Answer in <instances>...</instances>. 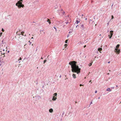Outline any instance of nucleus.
I'll return each instance as SVG.
<instances>
[{"instance_id":"obj_14","label":"nucleus","mask_w":121,"mask_h":121,"mask_svg":"<svg viewBox=\"0 0 121 121\" xmlns=\"http://www.w3.org/2000/svg\"><path fill=\"white\" fill-rule=\"evenodd\" d=\"M80 22V21H79L78 20H76L75 22V23L77 24H78L79 22Z\"/></svg>"},{"instance_id":"obj_63","label":"nucleus","mask_w":121,"mask_h":121,"mask_svg":"<svg viewBox=\"0 0 121 121\" xmlns=\"http://www.w3.org/2000/svg\"><path fill=\"white\" fill-rule=\"evenodd\" d=\"M56 7H55V8L56 9Z\"/></svg>"},{"instance_id":"obj_5","label":"nucleus","mask_w":121,"mask_h":121,"mask_svg":"<svg viewBox=\"0 0 121 121\" xmlns=\"http://www.w3.org/2000/svg\"><path fill=\"white\" fill-rule=\"evenodd\" d=\"M110 34L108 35V36L109 37V38L110 39L111 38L113 35V31L111 30L110 31Z\"/></svg>"},{"instance_id":"obj_16","label":"nucleus","mask_w":121,"mask_h":121,"mask_svg":"<svg viewBox=\"0 0 121 121\" xmlns=\"http://www.w3.org/2000/svg\"><path fill=\"white\" fill-rule=\"evenodd\" d=\"M24 33V32L22 31L21 32V34L22 35H24L23 34Z\"/></svg>"},{"instance_id":"obj_2","label":"nucleus","mask_w":121,"mask_h":121,"mask_svg":"<svg viewBox=\"0 0 121 121\" xmlns=\"http://www.w3.org/2000/svg\"><path fill=\"white\" fill-rule=\"evenodd\" d=\"M79 25L80 26V28L84 31H85L88 27L87 24L85 23L82 24L80 23Z\"/></svg>"},{"instance_id":"obj_33","label":"nucleus","mask_w":121,"mask_h":121,"mask_svg":"<svg viewBox=\"0 0 121 121\" xmlns=\"http://www.w3.org/2000/svg\"><path fill=\"white\" fill-rule=\"evenodd\" d=\"M68 23H69V22H65V23H66V24H68Z\"/></svg>"},{"instance_id":"obj_4","label":"nucleus","mask_w":121,"mask_h":121,"mask_svg":"<svg viewBox=\"0 0 121 121\" xmlns=\"http://www.w3.org/2000/svg\"><path fill=\"white\" fill-rule=\"evenodd\" d=\"M114 52L116 53L117 54H119L120 52V49H117V48H115Z\"/></svg>"},{"instance_id":"obj_41","label":"nucleus","mask_w":121,"mask_h":121,"mask_svg":"<svg viewBox=\"0 0 121 121\" xmlns=\"http://www.w3.org/2000/svg\"><path fill=\"white\" fill-rule=\"evenodd\" d=\"M33 37H32L31 38V39H33Z\"/></svg>"},{"instance_id":"obj_12","label":"nucleus","mask_w":121,"mask_h":121,"mask_svg":"<svg viewBox=\"0 0 121 121\" xmlns=\"http://www.w3.org/2000/svg\"><path fill=\"white\" fill-rule=\"evenodd\" d=\"M106 91H111V90L109 88H108L106 89Z\"/></svg>"},{"instance_id":"obj_50","label":"nucleus","mask_w":121,"mask_h":121,"mask_svg":"<svg viewBox=\"0 0 121 121\" xmlns=\"http://www.w3.org/2000/svg\"><path fill=\"white\" fill-rule=\"evenodd\" d=\"M100 99V97H99L98 98V99Z\"/></svg>"},{"instance_id":"obj_24","label":"nucleus","mask_w":121,"mask_h":121,"mask_svg":"<svg viewBox=\"0 0 121 121\" xmlns=\"http://www.w3.org/2000/svg\"><path fill=\"white\" fill-rule=\"evenodd\" d=\"M22 59V58H21V57H20L19 58V59H18V61H19L20 60H21Z\"/></svg>"},{"instance_id":"obj_26","label":"nucleus","mask_w":121,"mask_h":121,"mask_svg":"<svg viewBox=\"0 0 121 121\" xmlns=\"http://www.w3.org/2000/svg\"><path fill=\"white\" fill-rule=\"evenodd\" d=\"M79 86H83L84 85H82V84H80Z\"/></svg>"},{"instance_id":"obj_37","label":"nucleus","mask_w":121,"mask_h":121,"mask_svg":"<svg viewBox=\"0 0 121 121\" xmlns=\"http://www.w3.org/2000/svg\"><path fill=\"white\" fill-rule=\"evenodd\" d=\"M72 32V31H70L69 32V33H71V32Z\"/></svg>"},{"instance_id":"obj_52","label":"nucleus","mask_w":121,"mask_h":121,"mask_svg":"<svg viewBox=\"0 0 121 121\" xmlns=\"http://www.w3.org/2000/svg\"><path fill=\"white\" fill-rule=\"evenodd\" d=\"M21 35L20 34H18V35Z\"/></svg>"},{"instance_id":"obj_47","label":"nucleus","mask_w":121,"mask_h":121,"mask_svg":"<svg viewBox=\"0 0 121 121\" xmlns=\"http://www.w3.org/2000/svg\"><path fill=\"white\" fill-rule=\"evenodd\" d=\"M87 20V18H86L85 19V20Z\"/></svg>"},{"instance_id":"obj_3","label":"nucleus","mask_w":121,"mask_h":121,"mask_svg":"<svg viewBox=\"0 0 121 121\" xmlns=\"http://www.w3.org/2000/svg\"><path fill=\"white\" fill-rule=\"evenodd\" d=\"M22 0H20L17 1V2L16 4V6H18L19 9L21 8V7H23L24 6V5L22 4Z\"/></svg>"},{"instance_id":"obj_34","label":"nucleus","mask_w":121,"mask_h":121,"mask_svg":"<svg viewBox=\"0 0 121 121\" xmlns=\"http://www.w3.org/2000/svg\"><path fill=\"white\" fill-rule=\"evenodd\" d=\"M86 46V45H84V48H85Z\"/></svg>"},{"instance_id":"obj_23","label":"nucleus","mask_w":121,"mask_h":121,"mask_svg":"<svg viewBox=\"0 0 121 121\" xmlns=\"http://www.w3.org/2000/svg\"><path fill=\"white\" fill-rule=\"evenodd\" d=\"M48 19V20L47 21V22H49L50 21V20H49V19Z\"/></svg>"},{"instance_id":"obj_15","label":"nucleus","mask_w":121,"mask_h":121,"mask_svg":"<svg viewBox=\"0 0 121 121\" xmlns=\"http://www.w3.org/2000/svg\"><path fill=\"white\" fill-rule=\"evenodd\" d=\"M54 95L55 97L57 95V93H55L54 94Z\"/></svg>"},{"instance_id":"obj_49","label":"nucleus","mask_w":121,"mask_h":121,"mask_svg":"<svg viewBox=\"0 0 121 121\" xmlns=\"http://www.w3.org/2000/svg\"><path fill=\"white\" fill-rule=\"evenodd\" d=\"M3 40L2 41V43H3Z\"/></svg>"},{"instance_id":"obj_62","label":"nucleus","mask_w":121,"mask_h":121,"mask_svg":"<svg viewBox=\"0 0 121 121\" xmlns=\"http://www.w3.org/2000/svg\"><path fill=\"white\" fill-rule=\"evenodd\" d=\"M101 35V34H100V35H100H100Z\"/></svg>"},{"instance_id":"obj_27","label":"nucleus","mask_w":121,"mask_h":121,"mask_svg":"<svg viewBox=\"0 0 121 121\" xmlns=\"http://www.w3.org/2000/svg\"><path fill=\"white\" fill-rule=\"evenodd\" d=\"M65 12L64 11H63V12L62 13V14L63 15H64L65 13Z\"/></svg>"},{"instance_id":"obj_25","label":"nucleus","mask_w":121,"mask_h":121,"mask_svg":"<svg viewBox=\"0 0 121 121\" xmlns=\"http://www.w3.org/2000/svg\"><path fill=\"white\" fill-rule=\"evenodd\" d=\"M114 18V17L113 15L111 16V19H112Z\"/></svg>"},{"instance_id":"obj_19","label":"nucleus","mask_w":121,"mask_h":121,"mask_svg":"<svg viewBox=\"0 0 121 121\" xmlns=\"http://www.w3.org/2000/svg\"><path fill=\"white\" fill-rule=\"evenodd\" d=\"M64 113H65V112L64 111L63 112L62 114V117H63V116L64 114Z\"/></svg>"},{"instance_id":"obj_40","label":"nucleus","mask_w":121,"mask_h":121,"mask_svg":"<svg viewBox=\"0 0 121 121\" xmlns=\"http://www.w3.org/2000/svg\"><path fill=\"white\" fill-rule=\"evenodd\" d=\"M69 34H68L67 36V37H68V36H69Z\"/></svg>"},{"instance_id":"obj_60","label":"nucleus","mask_w":121,"mask_h":121,"mask_svg":"<svg viewBox=\"0 0 121 121\" xmlns=\"http://www.w3.org/2000/svg\"><path fill=\"white\" fill-rule=\"evenodd\" d=\"M35 22H33V23H34Z\"/></svg>"},{"instance_id":"obj_61","label":"nucleus","mask_w":121,"mask_h":121,"mask_svg":"<svg viewBox=\"0 0 121 121\" xmlns=\"http://www.w3.org/2000/svg\"><path fill=\"white\" fill-rule=\"evenodd\" d=\"M1 34H2V32H1Z\"/></svg>"},{"instance_id":"obj_58","label":"nucleus","mask_w":121,"mask_h":121,"mask_svg":"<svg viewBox=\"0 0 121 121\" xmlns=\"http://www.w3.org/2000/svg\"><path fill=\"white\" fill-rule=\"evenodd\" d=\"M41 59H43V58H42V57H41Z\"/></svg>"},{"instance_id":"obj_20","label":"nucleus","mask_w":121,"mask_h":121,"mask_svg":"<svg viewBox=\"0 0 121 121\" xmlns=\"http://www.w3.org/2000/svg\"><path fill=\"white\" fill-rule=\"evenodd\" d=\"M29 45H30L31 44V42H30V41H29Z\"/></svg>"},{"instance_id":"obj_22","label":"nucleus","mask_w":121,"mask_h":121,"mask_svg":"<svg viewBox=\"0 0 121 121\" xmlns=\"http://www.w3.org/2000/svg\"><path fill=\"white\" fill-rule=\"evenodd\" d=\"M68 41V40H65V42L66 43H67Z\"/></svg>"},{"instance_id":"obj_59","label":"nucleus","mask_w":121,"mask_h":121,"mask_svg":"<svg viewBox=\"0 0 121 121\" xmlns=\"http://www.w3.org/2000/svg\"><path fill=\"white\" fill-rule=\"evenodd\" d=\"M5 56V55H4V56H3V57H4V56Z\"/></svg>"},{"instance_id":"obj_7","label":"nucleus","mask_w":121,"mask_h":121,"mask_svg":"<svg viewBox=\"0 0 121 121\" xmlns=\"http://www.w3.org/2000/svg\"><path fill=\"white\" fill-rule=\"evenodd\" d=\"M120 46V45L119 44H118L116 47V48H117V49H119V47Z\"/></svg>"},{"instance_id":"obj_29","label":"nucleus","mask_w":121,"mask_h":121,"mask_svg":"<svg viewBox=\"0 0 121 121\" xmlns=\"http://www.w3.org/2000/svg\"><path fill=\"white\" fill-rule=\"evenodd\" d=\"M2 30L3 32H4V30L3 29V28L2 29Z\"/></svg>"},{"instance_id":"obj_13","label":"nucleus","mask_w":121,"mask_h":121,"mask_svg":"<svg viewBox=\"0 0 121 121\" xmlns=\"http://www.w3.org/2000/svg\"><path fill=\"white\" fill-rule=\"evenodd\" d=\"M35 97H36L37 98H38V99H39L40 98H41L40 96L38 95H37V96H36Z\"/></svg>"},{"instance_id":"obj_36","label":"nucleus","mask_w":121,"mask_h":121,"mask_svg":"<svg viewBox=\"0 0 121 121\" xmlns=\"http://www.w3.org/2000/svg\"><path fill=\"white\" fill-rule=\"evenodd\" d=\"M48 23H49V24H50L51 23V22L50 21L48 22Z\"/></svg>"},{"instance_id":"obj_46","label":"nucleus","mask_w":121,"mask_h":121,"mask_svg":"<svg viewBox=\"0 0 121 121\" xmlns=\"http://www.w3.org/2000/svg\"><path fill=\"white\" fill-rule=\"evenodd\" d=\"M61 75H60V78L61 77Z\"/></svg>"},{"instance_id":"obj_38","label":"nucleus","mask_w":121,"mask_h":121,"mask_svg":"<svg viewBox=\"0 0 121 121\" xmlns=\"http://www.w3.org/2000/svg\"><path fill=\"white\" fill-rule=\"evenodd\" d=\"M92 102H90V104H92Z\"/></svg>"},{"instance_id":"obj_53","label":"nucleus","mask_w":121,"mask_h":121,"mask_svg":"<svg viewBox=\"0 0 121 121\" xmlns=\"http://www.w3.org/2000/svg\"><path fill=\"white\" fill-rule=\"evenodd\" d=\"M113 4H112V6H113Z\"/></svg>"},{"instance_id":"obj_8","label":"nucleus","mask_w":121,"mask_h":121,"mask_svg":"<svg viewBox=\"0 0 121 121\" xmlns=\"http://www.w3.org/2000/svg\"><path fill=\"white\" fill-rule=\"evenodd\" d=\"M49 111L50 112L52 113L53 112V110L52 108H50L49 110Z\"/></svg>"},{"instance_id":"obj_11","label":"nucleus","mask_w":121,"mask_h":121,"mask_svg":"<svg viewBox=\"0 0 121 121\" xmlns=\"http://www.w3.org/2000/svg\"><path fill=\"white\" fill-rule=\"evenodd\" d=\"M72 76L73 77V78H76V75L74 74H73L72 75Z\"/></svg>"},{"instance_id":"obj_51","label":"nucleus","mask_w":121,"mask_h":121,"mask_svg":"<svg viewBox=\"0 0 121 121\" xmlns=\"http://www.w3.org/2000/svg\"><path fill=\"white\" fill-rule=\"evenodd\" d=\"M21 35L20 34H18V35Z\"/></svg>"},{"instance_id":"obj_64","label":"nucleus","mask_w":121,"mask_h":121,"mask_svg":"<svg viewBox=\"0 0 121 121\" xmlns=\"http://www.w3.org/2000/svg\"><path fill=\"white\" fill-rule=\"evenodd\" d=\"M56 7H55V8L56 9Z\"/></svg>"},{"instance_id":"obj_32","label":"nucleus","mask_w":121,"mask_h":121,"mask_svg":"<svg viewBox=\"0 0 121 121\" xmlns=\"http://www.w3.org/2000/svg\"><path fill=\"white\" fill-rule=\"evenodd\" d=\"M67 44H65V47H66L67 46Z\"/></svg>"},{"instance_id":"obj_9","label":"nucleus","mask_w":121,"mask_h":121,"mask_svg":"<svg viewBox=\"0 0 121 121\" xmlns=\"http://www.w3.org/2000/svg\"><path fill=\"white\" fill-rule=\"evenodd\" d=\"M98 50L99 51H101L102 50V49L101 48H98ZM100 53H101V52H100Z\"/></svg>"},{"instance_id":"obj_56","label":"nucleus","mask_w":121,"mask_h":121,"mask_svg":"<svg viewBox=\"0 0 121 121\" xmlns=\"http://www.w3.org/2000/svg\"><path fill=\"white\" fill-rule=\"evenodd\" d=\"M20 61H19V63H20Z\"/></svg>"},{"instance_id":"obj_39","label":"nucleus","mask_w":121,"mask_h":121,"mask_svg":"<svg viewBox=\"0 0 121 121\" xmlns=\"http://www.w3.org/2000/svg\"><path fill=\"white\" fill-rule=\"evenodd\" d=\"M60 11H63V9H61Z\"/></svg>"},{"instance_id":"obj_17","label":"nucleus","mask_w":121,"mask_h":121,"mask_svg":"<svg viewBox=\"0 0 121 121\" xmlns=\"http://www.w3.org/2000/svg\"><path fill=\"white\" fill-rule=\"evenodd\" d=\"M47 61V60H45L43 61V64H44Z\"/></svg>"},{"instance_id":"obj_6","label":"nucleus","mask_w":121,"mask_h":121,"mask_svg":"<svg viewBox=\"0 0 121 121\" xmlns=\"http://www.w3.org/2000/svg\"><path fill=\"white\" fill-rule=\"evenodd\" d=\"M57 99V98L56 97L53 96V98L52 99V100L53 101H55V100L56 99Z\"/></svg>"},{"instance_id":"obj_31","label":"nucleus","mask_w":121,"mask_h":121,"mask_svg":"<svg viewBox=\"0 0 121 121\" xmlns=\"http://www.w3.org/2000/svg\"><path fill=\"white\" fill-rule=\"evenodd\" d=\"M97 91H96V90L95 91V93H97Z\"/></svg>"},{"instance_id":"obj_42","label":"nucleus","mask_w":121,"mask_h":121,"mask_svg":"<svg viewBox=\"0 0 121 121\" xmlns=\"http://www.w3.org/2000/svg\"><path fill=\"white\" fill-rule=\"evenodd\" d=\"M44 85H43V86H42V88H44Z\"/></svg>"},{"instance_id":"obj_21","label":"nucleus","mask_w":121,"mask_h":121,"mask_svg":"<svg viewBox=\"0 0 121 121\" xmlns=\"http://www.w3.org/2000/svg\"><path fill=\"white\" fill-rule=\"evenodd\" d=\"M0 52L1 53V54H2L4 55L5 54L4 52L3 53H2L1 51H0Z\"/></svg>"},{"instance_id":"obj_1","label":"nucleus","mask_w":121,"mask_h":121,"mask_svg":"<svg viewBox=\"0 0 121 121\" xmlns=\"http://www.w3.org/2000/svg\"><path fill=\"white\" fill-rule=\"evenodd\" d=\"M77 62L74 61H70L69 64L71 65V70L72 72L76 73L78 74L80 73L81 68L79 67L77 65Z\"/></svg>"},{"instance_id":"obj_48","label":"nucleus","mask_w":121,"mask_h":121,"mask_svg":"<svg viewBox=\"0 0 121 121\" xmlns=\"http://www.w3.org/2000/svg\"><path fill=\"white\" fill-rule=\"evenodd\" d=\"M91 80H90L89 81V82H91Z\"/></svg>"},{"instance_id":"obj_57","label":"nucleus","mask_w":121,"mask_h":121,"mask_svg":"<svg viewBox=\"0 0 121 121\" xmlns=\"http://www.w3.org/2000/svg\"><path fill=\"white\" fill-rule=\"evenodd\" d=\"M26 35H25L24 36H26Z\"/></svg>"},{"instance_id":"obj_35","label":"nucleus","mask_w":121,"mask_h":121,"mask_svg":"<svg viewBox=\"0 0 121 121\" xmlns=\"http://www.w3.org/2000/svg\"><path fill=\"white\" fill-rule=\"evenodd\" d=\"M109 30H107V33L108 32H109Z\"/></svg>"},{"instance_id":"obj_28","label":"nucleus","mask_w":121,"mask_h":121,"mask_svg":"<svg viewBox=\"0 0 121 121\" xmlns=\"http://www.w3.org/2000/svg\"><path fill=\"white\" fill-rule=\"evenodd\" d=\"M79 25L80 26V25H77L76 26V27L77 28L78 26H79Z\"/></svg>"},{"instance_id":"obj_18","label":"nucleus","mask_w":121,"mask_h":121,"mask_svg":"<svg viewBox=\"0 0 121 121\" xmlns=\"http://www.w3.org/2000/svg\"><path fill=\"white\" fill-rule=\"evenodd\" d=\"M53 28L55 29V30H56V31H57V29H56V28L55 27V26H54L53 27Z\"/></svg>"},{"instance_id":"obj_30","label":"nucleus","mask_w":121,"mask_h":121,"mask_svg":"<svg viewBox=\"0 0 121 121\" xmlns=\"http://www.w3.org/2000/svg\"><path fill=\"white\" fill-rule=\"evenodd\" d=\"M111 88L112 89H114V87H111Z\"/></svg>"},{"instance_id":"obj_55","label":"nucleus","mask_w":121,"mask_h":121,"mask_svg":"<svg viewBox=\"0 0 121 121\" xmlns=\"http://www.w3.org/2000/svg\"><path fill=\"white\" fill-rule=\"evenodd\" d=\"M107 24H108H108H109V23H107Z\"/></svg>"},{"instance_id":"obj_54","label":"nucleus","mask_w":121,"mask_h":121,"mask_svg":"<svg viewBox=\"0 0 121 121\" xmlns=\"http://www.w3.org/2000/svg\"><path fill=\"white\" fill-rule=\"evenodd\" d=\"M1 34H0V36H1Z\"/></svg>"},{"instance_id":"obj_45","label":"nucleus","mask_w":121,"mask_h":121,"mask_svg":"<svg viewBox=\"0 0 121 121\" xmlns=\"http://www.w3.org/2000/svg\"><path fill=\"white\" fill-rule=\"evenodd\" d=\"M9 52V51H8V53Z\"/></svg>"},{"instance_id":"obj_43","label":"nucleus","mask_w":121,"mask_h":121,"mask_svg":"<svg viewBox=\"0 0 121 121\" xmlns=\"http://www.w3.org/2000/svg\"><path fill=\"white\" fill-rule=\"evenodd\" d=\"M110 63V61H108V63Z\"/></svg>"},{"instance_id":"obj_10","label":"nucleus","mask_w":121,"mask_h":121,"mask_svg":"<svg viewBox=\"0 0 121 121\" xmlns=\"http://www.w3.org/2000/svg\"><path fill=\"white\" fill-rule=\"evenodd\" d=\"M93 60H92L91 61V62L90 63H89V64L88 65H89V66H91L92 65V63H93Z\"/></svg>"},{"instance_id":"obj_44","label":"nucleus","mask_w":121,"mask_h":121,"mask_svg":"<svg viewBox=\"0 0 121 121\" xmlns=\"http://www.w3.org/2000/svg\"><path fill=\"white\" fill-rule=\"evenodd\" d=\"M3 51H5V50L4 49H3Z\"/></svg>"}]
</instances>
